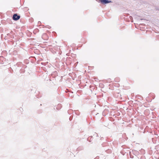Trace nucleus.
<instances>
[{
	"mask_svg": "<svg viewBox=\"0 0 159 159\" xmlns=\"http://www.w3.org/2000/svg\"><path fill=\"white\" fill-rule=\"evenodd\" d=\"M100 1L103 4H107L112 2L111 1H109L108 0H100Z\"/></svg>",
	"mask_w": 159,
	"mask_h": 159,
	"instance_id": "nucleus-2",
	"label": "nucleus"
},
{
	"mask_svg": "<svg viewBox=\"0 0 159 159\" xmlns=\"http://www.w3.org/2000/svg\"><path fill=\"white\" fill-rule=\"evenodd\" d=\"M20 18V16L18 15L16 13L15 14L13 15L12 17V19L14 20H17L19 19Z\"/></svg>",
	"mask_w": 159,
	"mask_h": 159,
	"instance_id": "nucleus-1",
	"label": "nucleus"
}]
</instances>
